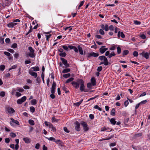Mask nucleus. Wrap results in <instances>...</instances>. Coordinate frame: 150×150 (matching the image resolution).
Masks as SVG:
<instances>
[{"label":"nucleus","mask_w":150,"mask_h":150,"mask_svg":"<svg viewBox=\"0 0 150 150\" xmlns=\"http://www.w3.org/2000/svg\"><path fill=\"white\" fill-rule=\"evenodd\" d=\"M56 84L55 82L53 81L51 88H50L51 92L52 93L50 95V96L52 99H54L55 97L54 93L56 89Z\"/></svg>","instance_id":"1"},{"label":"nucleus","mask_w":150,"mask_h":150,"mask_svg":"<svg viewBox=\"0 0 150 150\" xmlns=\"http://www.w3.org/2000/svg\"><path fill=\"white\" fill-rule=\"evenodd\" d=\"M81 125L83 126V129L85 131H87L89 130V128L88 127L87 123L84 121H82L81 122Z\"/></svg>","instance_id":"2"},{"label":"nucleus","mask_w":150,"mask_h":150,"mask_svg":"<svg viewBox=\"0 0 150 150\" xmlns=\"http://www.w3.org/2000/svg\"><path fill=\"white\" fill-rule=\"evenodd\" d=\"M80 84V90L81 91H84L85 92H86V91H84L85 86L84 85V81L82 80H79L78 81Z\"/></svg>","instance_id":"3"},{"label":"nucleus","mask_w":150,"mask_h":150,"mask_svg":"<svg viewBox=\"0 0 150 150\" xmlns=\"http://www.w3.org/2000/svg\"><path fill=\"white\" fill-rule=\"evenodd\" d=\"M79 80H82L81 79H78L76 81H73L71 83L72 86L76 89L78 88H79V85L80 84V83H79L78 81Z\"/></svg>","instance_id":"4"},{"label":"nucleus","mask_w":150,"mask_h":150,"mask_svg":"<svg viewBox=\"0 0 150 150\" xmlns=\"http://www.w3.org/2000/svg\"><path fill=\"white\" fill-rule=\"evenodd\" d=\"M26 99V97L25 96H24L21 98L18 99L17 100V102L18 104H21L23 102H24Z\"/></svg>","instance_id":"5"},{"label":"nucleus","mask_w":150,"mask_h":150,"mask_svg":"<svg viewBox=\"0 0 150 150\" xmlns=\"http://www.w3.org/2000/svg\"><path fill=\"white\" fill-rule=\"evenodd\" d=\"M139 54L142 55L146 59H148L149 57V54L148 52H143L141 53H140Z\"/></svg>","instance_id":"6"},{"label":"nucleus","mask_w":150,"mask_h":150,"mask_svg":"<svg viewBox=\"0 0 150 150\" xmlns=\"http://www.w3.org/2000/svg\"><path fill=\"white\" fill-rule=\"evenodd\" d=\"M10 119L11 120V121L10 122V124L11 126H13V123H15L18 125H19V123L18 120H14L12 118H11Z\"/></svg>","instance_id":"7"},{"label":"nucleus","mask_w":150,"mask_h":150,"mask_svg":"<svg viewBox=\"0 0 150 150\" xmlns=\"http://www.w3.org/2000/svg\"><path fill=\"white\" fill-rule=\"evenodd\" d=\"M60 59L62 61L63 64L66 67H69V65L68 64L67 61L66 60L63 58H61Z\"/></svg>","instance_id":"8"},{"label":"nucleus","mask_w":150,"mask_h":150,"mask_svg":"<svg viewBox=\"0 0 150 150\" xmlns=\"http://www.w3.org/2000/svg\"><path fill=\"white\" fill-rule=\"evenodd\" d=\"M6 109L8 112L10 114L13 113L15 112V110L10 107H7Z\"/></svg>","instance_id":"9"},{"label":"nucleus","mask_w":150,"mask_h":150,"mask_svg":"<svg viewBox=\"0 0 150 150\" xmlns=\"http://www.w3.org/2000/svg\"><path fill=\"white\" fill-rule=\"evenodd\" d=\"M98 55L99 54L98 53H96L94 52H92L88 54V57L89 58L91 57H96L98 56Z\"/></svg>","instance_id":"10"},{"label":"nucleus","mask_w":150,"mask_h":150,"mask_svg":"<svg viewBox=\"0 0 150 150\" xmlns=\"http://www.w3.org/2000/svg\"><path fill=\"white\" fill-rule=\"evenodd\" d=\"M29 73L32 76H33L35 78H36L37 76V74L36 72H33L32 71L29 70Z\"/></svg>","instance_id":"11"},{"label":"nucleus","mask_w":150,"mask_h":150,"mask_svg":"<svg viewBox=\"0 0 150 150\" xmlns=\"http://www.w3.org/2000/svg\"><path fill=\"white\" fill-rule=\"evenodd\" d=\"M75 124L76 125L75 126V129L77 131H80V123L78 122L77 121L76 122Z\"/></svg>","instance_id":"12"},{"label":"nucleus","mask_w":150,"mask_h":150,"mask_svg":"<svg viewBox=\"0 0 150 150\" xmlns=\"http://www.w3.org/2000/svg\"><path fill=\"white\" fill-rule=\"evenodd\" d=\"M68 47L71 50L73 49L76 52H78V49L76 47L69 45H68Z\"/></svg>","instance_id":"13"},{"label":"nucleus","mask_w":150,"mask_h":150,"mask_svg":"<svg viewBox=\"0 0 150 150\" xmlns=\"http://www.w3.org/2000/svg\"><path fill=\"white\" fill-rule=\"evenodd\" d=\"M2 6L4 7L8 6L9 4V0H4L3 1Z\"/></svg>","instance_id":"14"},{"label":"nucleus","mask_w":150,"mask_h":150,"mask_svg":"<svg viewBox=\"0 0 150 150\" xmlns=\"http://www.w3.org/2000/svg\"><path fill=\"white\" fill-rule=\"evenodd\" d=\"M117 36L118 38H120L121 36L122 38H124L125 37V35L122 32H120L119 31L118 32Z\"/></svg>","instance_id":"15"},{"label":"nucleus","mask_w":150,"mask_h":150,"mask_svg":"<svg viewBox=\"0 0 150 150\" xmlns=\"http://www.w3.org/2000/svg\"><path fill=\"white\" fill-rule=\"evenodd\" d=\"M17 24V23L11 22L7 24L9 28H13Z\"/></svg>","instance_id":"16"},{"label":"nucleus","mask_w":150,"mask_h":150,"mask_svg":"<svg viewBox=\"0 0 150 150\" xmlns=\"http://www.w3.org/2000/svg\"><path fill=\"white\" fill-rule=\"evenodd\" d=\"M55 142L57 144H59L60 146H62L63 145V142L59 139L57 140H55Z\"/></svg>","instance_id":"17"},{"label":"nucleus","mask_w":150,"mask_h":150,"mask_svg":"<svg viewBox=\"0 0 150 150\" xmlns=\"http://www.w3.org/2000/svg\"><path fill=\"white\" fill-rule=\"evenodd\" d=\"M108 50V48H103L100 47L99 49V51L101 54L104 53L105 51Z\"/></svg>","instance_id":"18"},{"label":"nucleus","mask_w":150,"mask_h":150,"mask_svg":"<svg viewBox=\"0 0 150 150\" xmlns=\"http://www.w3.org/2000/svg\"><path fill=\"white\" fill-rule=\"evenodd\" d=\"M103 60L104 62V64L106 66L108 65V64L109 62L106 57L105 56L104 57Z\"/></svg>","instance_id":"19"},{"label":"nucleus","mask_w":150,"mask_h":150,"mask_svg":"<svg viewBox=\"0 0 150 150\" xmlns=\"http://www.w3.org/2000/svg\"><path fill=\"white\" fill-rule=\"evenodd\" d=\"M78 50H79V53L81 55L83 54V49L82 47L79 45L77 47Z\"/></svg>","instance_id":"20"},{"label":"nucleus","mask_w":150,"mask_h":150,"mask_svg":"<svg viewBox=\"0 0 150 150\" xmlns=\"http://www.w3.org/2000/svg\"><path fill=\"white\" fill-rule=\"evenodd\" d=\"M91 83L92 84L93 86H95L96 85V79L94 78H92L91 79Z\"/></svg>","instance_id":"21"},{"label":"nucleus","mask_w":150,"mask_h":150,"mask_svg":"<svg viewBox=\"0 0 150 150\" xmlns=\"http://www.w3.org/2000/svg\"><path fill=\"white\" fill-rule=\"evenodd\" d=\"M27 55H28L30 57L34 58L35 56V53L30 52L28 54H27Z\"/></svg>","instance_id":"22"},{"label":"nucleus","mask_w":150,"mask_h":150,"mask_svg":"<svg viewBox=\"0 0 150 150\" xmlns=\"http://www.w3.org/2000/svg\"><path fill=\"white\" fill-rule=\"evenodd\" d=\"M49 127L50 128H51L52 130L51 131L53 130L54 131H55L56 130L55 128L53 126V125L51 124H50L49 125Z\"/></svg>","instance_id":"23"},{"label":"nucleus","mask_w":150,"mask_h":150,"mask_svg":"<svg viewBox=\"0 0 150 150\" xmlns=\"http://www.w3.org/2000/svg\"><path fill=\"white\" fill-rule=\"evenodd\" d=\"M110 122L113 125H115L116 123L115 119L114 118H111L110 120Z\"/></svg>","instance_id":"24"},{"label":"nucleus","mask_w":150,"mask_h":150,"mask_svg":"<svg viewBox=\"0 0 150 150\" xmlns=\"http://www.w3.org/2000/svg\"><path fill=\"white\" fill-rule=\"evenodd\" d=\"M129 53V52L128 50H124L122 52V55L125 56L127 54H128Z\"/></svg>","instance_id":"25"},{"label":"nucleus","mask_w":150,"mask_h":150,"mask_svg":"<svg viewBox=\"0 0 150 150\" xmlns=\"http://www.w3.org/2000/svg\"><path fill=\"white\" fill-rule=\"evenodd\" d=\"M23 139L24 141L27 143H29L30 142L29 139L27 137L24 138Z\"/></svg>","instance_id":"26"},{"label":"nucleus","mask_w":150,"mask_h":150,"mask_svg":"<svg viewBox=\"0 0 150 150\" xmlns=\"http://www.w3.org/2000/svg\"><path fill=\"white\" fill-rule=\"evenodd\" d=\"M115 109L114 108L112 109L111 111V112H110L111 115L112 116H115Z\"/></svg>","instance_id":"27"},{"label":"nucleus","mask_w":150,"mask_h":150,"mask_svg":"<svg viewBox=\"0 0 150 150\" xmlns=\"http://www.w3.org/2000/svg\"><path fill=\"white\" fill-rule=\"evenodd\" d=\"M31 69H33V70L34 71H39V69L38 67H35L31 68Z\"/></svg>","instance_id":"28"},{"label":"nucleus","mask_w":150,"mask_h":150,"mask_svg":"<svg viewBox=\"0 0 150 150\" xmlns=\"http://www.w3.org/2000/svg\"><path fill=\"white\" fill-rule=\"evenodd\" d=\"M74 79L73 77H71L68 79H67L66 81V83H69L72 81H73Z\"/></svg>","instance_id":"29"},{"label":"nucleus","mask_w":150,"mask_h":150,"mask_svg":"<svg viewBox=\"0 0 150 150\" xmlns=\"http://www.w3.org/2000/svg\"><path fill=\"white\" fill-rule=\"evenodd\" d=\"M31 102L32 105H35L37 104V100L35 99L32 100Z\"/></svg>","instance_id":"30"},{"label":"nucleus","mask_w":150,"mask_h":150,"mask_svg":"<svg viewBox=\"0 0 150 150\" xmlns=\"http://www.w3.org/2000/svg\"><path fill=\"white\" fill-rule=\"evenodd\" d=\"M28 122L30 125H33L35 124L34 121L32 120H28Z\"/></svg>","instance_id":"31"},{"label":"nucleus","mask_w":150,"mask_h":150,"mask_svg":"<svg viewBox=\"0 0 150 150\" xmlns=\"http://www.w3.org/2000/svg\"><path fill=\"white\" fill-rule=\"evenodd\" d=\"M70 71L69 69H64L62 72L63 73H65L67 72H69Z\"/></svg>","instance_id":"32"},{"label":"nucleus","mask_w":150,"mask_h":150,"mask_svg":"<svg viewBox=\"0 0 150 150\" xmlns=\"http://www.w3.org/2000/svg\"><path fill=\"white\" fill-rule=\"evenodd\" d=\"M70 74L69 73H68L63 75V76L64 77L67 78L70 77Z\"/></svg>","instance_id":"33"},{"label":"nucleus","mask_w":150,"mask_h":150,"mask_svg":"<svg viewBox=\"0 0 150 150\" xmlns=\"http://www.w3.org/2000/svg\"><path fill=\"white\" fill-rule=\"evenodd\" d=\"M5 66L4 65H2L0 66V70L1 71H3L5 68Z\"/></svg>","instance_id":"34"},{"label":"nucleus","mask_w":150,"mask_h":150,"mask_svg":"<svg viewBox=\"0 0 150 150\" xmlns=\"http://www.w3.org/2000/svg\"><path fill=\"white\" fill-rule=\"evenodd\" d=\"M46 138L49 140L54 141V142L55 141V139L53 137H50V138L46 137Z\"/></svg>","instance_id":"35"},{"label":"nucleus","mask_w":150,"mask_h":150,"mask_svg":"<svg viewBox=\"0 0 150 150\" xmlns=\"http://www.w3.org/2000/svg\"><path fill=\"white\" fill-rule=\"evenodd\" d=\"M94 108L96 109H98V110L100 111L102 110V108L99 107V106L97 105H95L94 106Z\"/></svg>","instance_id":"36"},{"label":"nucleus","mask_w":150,"mask_h":150,"mask_svg":"<svg viewBox=\"0 0 150 150\" xmlns=\"http://www.w3.org/2000/svg\"><path fill=\"white\" fill-rule=\"evenodd\" d=\"M92 86H93L92 84L91 83H88L87 84V87L89 88H91Z\"/></svg>","instance_id":"37"},{"label":"nucleus","mask_w":150,"mask_h":150,"mask_svg":"<svg viewBox=\"0 0 150 150\" xmlns=\"http://www.w3.org/2000/svg\"><path fill=\"white\" fill-rule=\"evenodd\" d=\"M117 52L118 54H120L121 52V48L119 47H117Z\"/></svg>","instance_id":"38"},{"label":"nucleus","mask_w":150,"mask_h":150,"mask_svg":"<svg viewBox=\"0 0 150 150\" xmlns=\"http://www.w3.org/2000/svg\"><path fill=\"white\" fill-rule=\"evenodd\" d=\"M30 110L32 112H34L35 111V108L34 107L31 106L30 107Z\"/></svg>","instance_id":"39"},{"label":"nucleus","mask_w":150,"mask_h":150,"mask_svg":"<svg viewBox=\"0 0 150 150\" xmlns=\"http://www.w3.org/2000/svg\"><path fill=\"white\" fill-rule=\"evenodd\" d=\"M28 50H29L30 52L34 53V50L33 49L32 47H28Z\"/></svg>","instance_id":"40"},{"label":"nucleus","mask_w":150,"mask_h":150,"mask_svg":"<svg viewBox=\"0 0 150 150\" xmlns=\"http://www.w3.org/2000/svg\"><path fill=\"white\" fill-rule=\"evenodd\" d=\"M63 90L65 91L66 93H67L69 92V91L67 90V88L65 87V86H63L62 88Z\"/></svg>","instance_id":"41"},{"label":"nucleus","mask_w":150,"mask_h":150,"mask_svg":"<svg viewBox=\"0 0 150 150\" xmlns=\"http://www.w3.org/2000/svg\"><path fill=\"white\" fill-rule=\"evenodd\" d=\"M133 55L134 57H137L138 55V52L136 51H134L133 53Z\"/></svg>","instance_id":"42"},{"label":"nucleus","mask_w":150,"mask_h":150,"mask_svg":"<svg viewBox=\"0 0 150 150\" xmlns=\"http://www.w3.org/2000/svg\"><path fill=\"white\" fill-rule=\"evenodd\" d=\"M59 55L61 57H64L66 56V54L64 52H62L61 53H60L59 54Z\"/></svg>","instance_id":"43"},{"label":"nucleus","mask_w":150,"mask_h":150,"mask_svg":"<svg viewBox=\"0 0 150 150\" xmlns=\"http://www.w3.org/2000/svg\"><path fill=\"white\" fill-rule=\"evenodd\" d=\"M5 95V92L3 91H1L0 93V96L2 97H4Z\"/></svg>","instance_id":"44"},{"label":"nucleus","mask_w":150,"mask_h":150,"mask_svg":"<svg viewBox=\"0 0 150 150\" xmlns=\"http://www.w3.org/2000/svg\"><path fill=\"white\" fill-rule=\"evenodd\" d=\"M17 67V65H14L12 66L9 69V71H10V70L16 69Z\"/></svg>","instance_id":"45"},{"label":"nucleus","mask_w":150,"mask_h":150,"mask_svg":"<svg viewBox=\"0 0 150 150\" xmlns=\"http://www.w3.org/2000/svg\"><path fill=\"white\" fill-rule=\"evenodd\" d=\"M115 55V54L114 52H113L110 53V54L108 56V57L109 58H111L112 57L114 56Z\"/></svg>","instance_id":"46"},{"label":"nucleus","mask_w":150,"mask_h":150,"mask_svg":"<svg viewBox=\"0 0 150 150\" xmlns=\"http://www.w3.org/2000/svg\"><path fill=\"white\" fill-rule=\"evenodd\" d=\"M11 47L13 48H15L17 47V45L16 43H13Z\"/></svg>","instance_id":"47"},{"label":"nucleus","mask_w":150,"mask_h":150,"mask_svg":"<svg viewBox=\"0 0 150 150\" xmlns=\"http://www.w3.org/2000/svg\"><path fill=\"white\" fill-rule=\"evenodd\" d=\"M98 96H99L98 95H96V96H95L94 97H93L90 98L89 99H88V101H90V100L94 99L95 98H96L98 97Z\"/></svg>","instance_id":"48"},{"label":"nucleus","mask_w":150,"mask_h":150,"mask_svg":"<svg viewBox=\"0 0 150 150\" xmlns=\"http://www.w3.org/2000/svg\"><path fill=\"white\" fill-rule=\"evenodd\" d=\"M4 54L5 55L8 57L10 56L11 55V54L10 53L7 52H4Z\"/></svg>","instance_id":"49"},{"label":"nucleus","mask_w":150,"mask_h":150,"mask_svg":"<svg viewBox=\"0 0 150 150\" xmlns=\"http://www.w3.org/2000/svg\"><path fill=\"white\" fill-rule=\"evenodd\" d=\"M141 23L137 21H134V23L136 25H140L141 24Z\"/></svg>","instance_id":"50"},{"label":"nucleus","mask_w":150,"mask_h":150,"mask_svg":"<svg viewBox=\"0 0 150 150\" xmlns=\"http://www.w3.org/2000/svg\"><path fill=\"white\" fill-rule=\"evenodd\" d=\"M41 78L42 80V81L43 83H45L44 81V75L43 72H42L41 74Z\"/></svg>","instance_id":"51"},{"label":"nucleus","mask_w":150,"mask_h":150,"mask_svg":"<svg viewBox=\"0 0 150 150\" xmlns=\"http://www.w3.org/2000/svg\"><path fill=\"white\" fill-rule=\"evenodd\" d=\"M10 136L12 137H15L16 136V135L15 133L13 132H11L10 133Z\"/></svg>","instance_id":"52"},{"label":"nucleus","mask_w":150,"mask_h":150,"mask_svg":"<svg viewBox=\"0 0 150 150\" xmlns=\"http://www.w3.org/2000/svg\"><path fill=\"white\" fill-rule=\"evenodd\" d=\"M84 3V2L83 1H81L80 3V5H79V6L78 7V9H79L80 8L83 6V4Z\"/></svg>","instance_id":"53"},{"label":"nucleus","mask_w":150,"mask_h":150,"mask_svg":"<svg viewBox=\"0 0 150 150\" xmlns=\"http://www.w3.org/2000/svg\"><path fill=\"white\" fill-rule=\"evenodd\" d=\"M36 81H37V83H40L41 82V80L40 78L38 77H37L36 78Z\"/></svg>","instance_id":"54"},{"label":"nucleus","mask_w":150,"mask_h":150,"mask_svg":"<svg viewBox=\"0 0 150 150\" xmlns=\"http://www.w3.org/2000/svg\"><path fill=\"white\" fill-rule=\"evenodd\" d=\"M100 33L102 35H103L104 34V32L103 30L100 29L99 30Z\"/></svg>","instance_id":"55"},{"label":"nucleus","mask_w":150,"mask_h":150,"mask_svg":"<svg viewBox=\"0 0 150 150\" xmlns=\"http://www.w3.org/2000/svg\"><path fill=\"white\" fill-rule=\"evenodd\" d=\"M142 133H138L136 134L134 136L135 137H140L142 136Z\"/></svg>","instance_id":"56"},{"label":"nucleus","mask_w":150,"mask_h":150,"mask_svg":"<svg viewBox=\"0 0 150 150\" xmlns=\"http://www.w3.org/2000/svg\"><path fill=\"white\" fill-rule=\"evenodd\" d=\"M102 69H103L102 67L101 66H100V67H98V68L97 70L98 72H100L102 70Z\"/></svg>","instance_id":"57"},{"label":"nucleus","mask_w":150,"mask_h":150,"mask_svg":"<svg viewBox=\"0 0 150 150\" xmlns=\"http://www.w3.org/2000/svg\"><path fill=\"white\" fill-rule=\"evenodd\" d=\"M51 35H52L51 34H49L48 35H45V36L46 37V40L47 41H49V40H48L49 38L51 37Z\"/></svg>","instance_id":"58"},{"label":"nucleus","mask_w":150,"mask_h":150,"mask_svg":"<svg viewBox=\"0 0 150 150\" xmlns=\"http://www.w3.org/2000/svg\"><path fill=\"white\" fill-rule=\"evenodd\" d=\"M107 129V128L106 127H102L101 128V131H103L106 130Z\"/></svg>","instance_id":"59"},{"label":"nucleus","mask_w":150,"mask_h":150,"mask_svg":"<svg viewBox=\"0 0 150 150\" xmlns=\"http://www.w3.org/2000/svg\"><path fill=\"white\" fill-rule=\"evenodd\" d=\"M62 47L64 49L67 50H68V48L69 47H67L66 45H63L62 46Z\"/></svg>","instance_id":"60"},{"label":"nucleus","mask_w":150,"mask_h":150,"mask_svg":"<svg viewBox=\"0 0 150 150\" xmlns=\"http://www.w3.org/2000/svg\"><path fill=\"white\" fill-rule=\"evenodd\" d=\"M21 94L20 93L18 92H16V96L17 97H19L21 96Z\"/></svg>","instance_id":"61"},{"label":"nucleus","mask_w":150,"mask_h":150,"mask_svg":"<svg viewBox=\"0 0 150 150\" xmlns=\"http://www.w3.org/2000/svg\"><path fill=\"white\" fill-rule=\"evenodd\" d=\"M89 117L90 118L91 120L93 119L94 118V116L92 114H90L89 115Z\"/></svg>","instance_id":"62"},{"label":"nucleus","mask_w":150,"mask_h":150,"mask_svg":"<svg viewBox=\"0 0 150 150\" xmlns=\"http://www.w3.org/2000/svg\"><path fill=\"white\" fill-rule=\"evenodd\" d=\"M105 30L106 31H108V30L109 27L108 25L107 24L105 25Z\"/></svg>","instance_id":"63"},{"label":"nucleus","mask_w":150,"mask_h":150,"mask_svg":"<svg viewBox=\"0 0 150 150\" xmlns=\"http://www.w3.org/2000/svg\"><path fill=\"white\" fill-rule=\"evenodd\" d=\"M0 43L2 44H3L4 43V38H0Z\"/></svg>","instance_id":"64"}]
</instances>
